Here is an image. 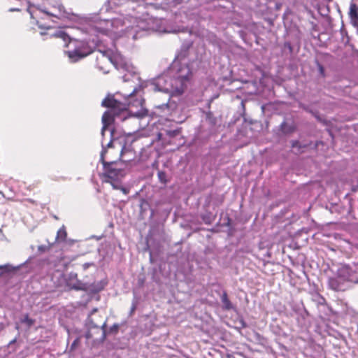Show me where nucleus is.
<instances>
[{"label":"nucleus","instance_id":"obj_31","mask_svg":"<svg viewBox=\"0 0 358 358\" xmlns=\"http://www.w3.org/2000/svg\"><path fill=\"white\" fill-rule=\"evenodd\" d=\"M90 265V264L87 263V264H85L84 265V266H85V268H87V267H88Z\"/></svg>","mask_w":358,"mask_h":358},{"label":"nucleus","instance_id":"obj_27","mask_svg":"<svg viewBox=\"0 0 358 358\" xmlns=\"http://www.w3.org/2000/svg\"><path fill=\"white\" fill-rule=\"evenodd\" d=\"M292 147L293 148H296V147H301V145H299V142L296 141H293L292 143Z\"/></svg>","mask_w":358,"mask_h":358},{"label":"nucleus","instance_id":"obj_20","mask_svg":"<svg viewBox=\"0 0 358 358\" xmlns=\"http://www.w3.org/2000/svg\"><path fill=\"white\" fill-rule=\"evenodd\" d=\"M80 282L78 281H77L76 283H74L73 285H71V288L72 289H74L76 290H78V289H80L81 287H80Z\"/></svg>","mask_w":358,"mask_h":358},{"label":"nucleus","instance_id":"obj_18","mask_svg":"<svg viewBox=\"0 0 358 358\" xmlns=\"http://www.w3.org/2000/svg\"><path fill=\"white\" fill-rule=\"evenodd\" d=\"M314 297V300L316 301L319 304H323L325 301V299L320 294H315Z\"/></svg>","mask_w":358,"mask_h":358},{"label":"nucleus","instance_id":"obj_17","mask_svg":"<svg viewBox=\"0 0 358 358\" xmlns=\"http://www.w3.org/2000/svg\"><path fill=\"white\" fill-rule=\"evenodd\" d=\"M287 124L285 122H283L281 124H280V129L282 130V132L284 133H288V132H291L292 131V129L290 127H289V129H287Z\"/></svg>","mask_w":358,"mask_h":358},{"label":"nucleus","instance_id":"obj_15","mask_svg":"<svg viewBox=\"0 0 358 358\" xmlns=\"http://www.w3.org/2000/svg\"><path fill=\"white\" fill-rule=\"evenodd\" d=\"M121 179H114L110 180H106V182H109L113 186V189H120L122 187L121 185Z\"/></svg>","mask_w":358,"mask_h":358},{"label":"nucleus","instance_id":"obj_28","mask_svg":"<svg viewBox=\"0 0 358 358\" xmlns=\"http://www.w3.org/2000/svg\"><path fill=\"white\" fill-rule=\"evenodd\" d=\"M70 277H71V278H75V279H76V278H77V274H76V273H71L70 274Z\"/></svg>","mask_w":358,"mask_h":358},{"label":"nucleus","instance_id":"obj_7","mask_svg":"<svg viewBox=\"0 0 358 358\" xmlns=\"http://www.w3.org/2000/svg\"><path fill=\"white\" fill-rule=\"evenodd\" d=\"M343 280H346L355 283H358V277L352 273V270L348 267H343L339 271V275L336 278H331L329 280V286L335 291L344 290L345 287Z\"/></svg>","mask_w":358,"mask_h":358},{"label":"nucleus","instance_id":"obj_9","mask_svg":"<svg viewBox=\"0 0 358 358\" xmlns=\"http://www.w3.org/2000/svg\"><path fill=\"white\" fill-rule=\"evenodd\" d=\"M73 44L74 45V48L66 52V54L71 62H76L87 57L92 52V48L85 41H74Z\"/></svg>","mask_w":358,"mask_h":358},{"label":"nucleus","instance_id":"obj_26","mask_svg":"<svg viewBox=\"0 0 358 358\" xmlns=\"http://www.w3.org/2000/svg\"><path fill=\"white\" fill-rule=\"evenodd\" d=\"M46 248H46V246H45V245H40V246H38V250H39L40 252H45V250H46Z\"/></svg>","mask_w":358,"mask_h":358},{"label":"nucleus","instance_id":"obj_5","mask_svg":"<svg viewBox=\"0 0 358 358\" xmlns=\"http://www.w3.org/2000/svg\"><path fill=\"white\" fill-rule=\"evenodd\" d=\"M27 11L31 15L32 19L36 20V23L40 29H50V26L46 24H42L39 21V19H48L49 17H55L57 19H62L68 17L69 13L66 12L64 7L62 4H59L57 6H52L50 8H39L33 6H29Z\"/></svg>","mask_w":358,"mask_h":358},{"label":"nucleus","instance_id":"obj_19","mask_svg":"<svg viewBox=\"0 0 358 358\" xmlns=\"http://www.w3.org/2000/svg\"><path fill=\"white\" fill-rule=\"evenodd\" d=\"M119 329V325L117 324H114L112 327H110L109 331L110 333H117Z\"/></svg>","mask_w":358,"mask_h":358},{"label":"nucleus","instance_id":"obj_29","mask_svg":"<svg viewBox=\"0 0 358 358\" xmlns=\"http://www.w3.org/2000/svg\"><path fill=\"white\" fill-rule=\"evenodd\" d=\"M19 10H20V9H18V8H10L9 9L10 12L19 11Z\"/></svg>","mask_w":358,"mask_h":358},{"label":"nucleus","instance_id":"obj_2","mask_svg":"<svg viewBox=\"0 0 358 358\" xmlns=\"http://www.w3.org/2000/svg\"><path fill=\"white\" fill-rule=\"evenodd\" d=\"M89 20L91 32L106 36L113 43L124 36L135 41L146 36L149 31L170 32L165 29L164 20L148 15L138 18L120 14L108 19L93 14L89 17Z\"/></svg>","mask_w":358,"mask_h":358},{"label":"nucleus","instance_id":"obj_32","mask_svg":"<svg viewBox=\"0 0 358 358\" xmlns=\"http://www.w3.org/2000/svg\"><path fill=\"white\" fill-rule=\"evenodd\" d=\"M135 308H136V306L134 305V306H132V308H131V311H134V310H135Z\"/></svg>","mask_w":358,"mask_h":358},{"label":"nucleus","instance_id":"obj_10","mask_svg":"<svg viewBox=\"0 0 358 358\" xmlns=\"http://www.w3.org/2000/svg\"><path fill=\"white\" fill-rule=\"evenodd\" d=\"M131 136L124 138V143L122 146L120 157L121 160L124 162H129L134 159L135 154L131 148V143L134 139L130 140Z\"/></svg>","mask_w":358,"mask_h":358},{"label":"nucleus","instance_id":"obj_24","mask_svg":"<svg viewBox=\"0 0 358 358\" xmlns=\"http://www.w3.org/2000/svg\"><path fill=\"white\" fill-rule=\"evenodd\" d=\"M8 267H10V265H0V270L9 271Z\"/></svg>","mask_w":358,"mask_h":358},{"label":"nucleus","instance_id":"obj_8","mask_svg":"<svg viewBox=\"0 0 358 358\" xmlns=\"http://www.w3.org/2000/svg\"><path fill=\"white\" fill-rule=\"evenodd\" d=\"M96 309H94L86 320L85 325L87 328V331L85 334V337L87 339L92 338L94 337V333L92 331L94 330L100 334V337L95 338V341L102 343L105 341L106 337V322H104L101 326L94 322V318L92 317V315L94 312H96Z\"/></svg>","mask_w":358,"mask_h":358},{"label":"nucleus","instance_id":"obj_4","mask_svg":"<svg viewBox=\"0 0 358 358\" xmlns=\"http://www.w3.org/2000/svg\"><path fill=\"white\" fill-rule=\"evenodd\" d=\"M100 56H97V66L103 73H108V71L99 65L100 63H103L105 61L113 64L116 69L126 73L122 76V79L124 82L129 81L131 78L138 77L136 75V70L133 65L124 58L118 51L113 50L111 49H99Z\"/></svg>","mask_w":358,"mask_h":358},{"label":"nucleus","instance_id":"obj_12","mask_svg":"<svg viewBox=\"0 0 358 358\" xmlns=\"http://www.w3.org/2000/svg\"><path fill=\"white\" fill-rule=\"evenodd\" d=\"M221 301L222 303V308L227 310H229L233 309V306L229 301L227 294L226 292H224L222 293V295L221 296Z\"/></svg>","mask_w":358,"mask_h":358},{"label":"nucleus","instance_id":"obj_13","mask_svg":"<svg viewBox=\"0 0 358 358\" xmlns=\"http://www.w3.org/2000/svg\"><path fill=\"white\" fill-rule=\"evenodd\" d=\"M67 233L65 227L63 225L57 231L56 241H64L66 238Z\"/></svg>","mask_w":358,"mask_h":358},{"label":"nucleus","instance_id":"obj_3","mask_svg":"<svg viewBox=\"0 0 358 358\" xmlns=\"http://www.w3.org/2000/svg\"><path fill=\"white\" fill-rule=\"evenodd\" d=\"M192 42L184 43L180 52L166 72L158 76L153 82L155 91L164 92L168 94V102L159 105L158 108L173 110L176 103L170 101L171 96L180 95L183 93L190 81L192 70L189 67L187 56Z\"/></svg>","mask_w":358,"mask_h":358},{"label":"nucleus","instance_id":"obj_1","mask_svg":"<svg viewBox=\"0 0 358 358\" xmlns=\"http://www.w3.org/2000/svg\"><path fill=\"white\" fill-rule=\"evenodd\" d=\"M145 85V83H141L138 87H135L131 93L123 95L122 100V94L117 92L115 94H108L101 102L102 106L109 108L102 115L103 127L101 132L102 151L100 162L103 167V174L107 178L106 180L121 179L125 174L124 170L120 167L117 161L107 162L104 160L106 147L110 148L113 142L116 140L115 129L110 127L117 119L121 121H125L131 117L142 120L149 115L148 110L143 107L144 100L143 99H136L134 102L131 101L133 96L137 94Z\"/></svg>","mask_w":358,"mask_h":358},{"label":"nucleus","instance_id":"obj_16","mask_svg":"<svg viewBox=\"0 0 358 358\" xmlns=\"http://www.w3.org/2000/svg\"><path fill=\"white\" fill-rule=\"evenodd\" d=\"M157 176H158L159 180L162 183H163L164 185L167 183L168 180H167V178H166V172L162 171H159L157 173Z\"/></svg>","mask_w":358,"mask_h":358},{"label":"nucleus","instance_id":"obj_21","mask_svg":"<svg viewBox=\"0 0 358 358\" xmlns=\"http://www.w3.org/2000/svg\"><path fill=\"white\" fill-rule=\"evenodd\" d=\"M78 343H79V338H76V339H75V340L73 341V342L72 343L71 346V350L74 349V348L77 346V345L78 344Z\"/></svg>","mask_w":358,"mask_h":358},{"label":"nucleus","instance_id":"obj_22","mask_svg":"<svg viewBox=\"0 0 358 358\" xmlns=\"http://www.w3.org/2000/svg\"><path fill=\"white\" fill-rule=\"evenodd\" d=\"M179 133V131L178 130H173V131H170L169 132V136H175L176 135H177Z\"/></svg>","mask_w":358,"mask_h":358},{"label":"nucleus","instance_id":"obj_6","mask_svg":"<svg viewBox=\"0 0 358 358\" xmlns=\"http://www.w3.org/2000/svg\"><path fill=\"white\" fill-rule=\"evenodd\" d=\"M164 3L169 6H175L179 3H180L183 0H164ZM139 1L141 4L138 5L140 8L143 4H145L146 6L155 8V3L152 1H149V0H107L102 8L100 9V14L103 13V12H109L112 10L113 6H120L128 3L129 2H135Z\"/></svg>","mask_w":358,"mask_h":358},{"label":"nucleus","instance_id":"obj_34","mask_svg":"<svg viewBox=\"0 0 358 358\" xmlns=\"http://www.w3.org/2000/svg\"><path fill=\"white\" fill-rule=\"evenodd\" d=\"M127 157H130V155H127L124 157V159H125V158H127Z\"/></svg>","mask_w":358,"mask_h":358},{"label":"nucleus","instance_id":"obj_25","mask_svg":"<svg viewBox=\"0 0 358 358\" xmlns=\"http://www.w3.org/2000/svg\"><path fill=\"white\" fill-rule=\"evenodd\" d=\"M352 23L355 27H358V20L357 19H351Z\"/></svg>","mask_w":358,"mask_h":358},{"label":"nucleus","instance_id":"obj_14","mask_svg":"<svg viewBox=\"0 0 358 358\" xmlns=\"http://www.w3.org/2000/svg\"><path fill=\"white\" fill-rule=\"evenodd\" d=\"M350 19L358 20V7L355 3H351L349 12Z\"/></svg>","mask_w":358,"mask_h":358},{"label":"nucleus","instance_id":"obj_35","mask_svg":"<svg viewBox=\"0 0 358 358\" xmlns=\"http://www.w3.org/2000/svg\"><path fill=\"white\" fill-rule=\"evenodd\" d=\"M320 70H321V71H323V69H322V66H320Z\"/></svg>","mask_w":358,"mask_h":358},{"label":"nucleus","instance_id":"obj_30","mask_svg":"<svg viewBox=\"0 0 358 358\" xmlns=\"http://www.w3.org/2000/svg\"><path fill=\"white\" fill-rule=\"evenodd\" d=\"M92 42L96 43L97 45H99V41L97 39V40H94V38L92 39Z\"/></svg>","mask_w":358,"mask_h":358},{"label":"nucleus","instance_id":"obj_23","mask_svg":"<svg viewBox=\"0 0 358 358\" xmlns=\"http://www.w3.org/2000/svg\"><path fill=\"white\" fill-rule=\"evenodd\" d=\"M124 194H128L129 191L127 188L126 187H121V188L120 189Z\"/></svg>","mask_w":358,"mask_h":358},{"label":"nucleus","instance_id":"obj_11","mask_svg":"<svg viewBox=\"0 0 358 358\" xmlns=\"http://www.w3.org/2000/svg\"><path fill=\"white\" fill-rule=\"evenodd\" d=\"M41 35H50V37L59 38H62L65 43H66L70 39L69 35L62 30L55 31L52 34L41 31Z\"/></svg>","mask_w":358,"mask_h":358},{"label":"nucleus","instance_id":"obj_33","mask_svg":"<svg viewBox=\"0 0 358 358\" xmlns=\"http://www.w3.org/2000/svg\"><path fill=\"white\" fill-rule=\"evenodd\" d=\"M119 143H120V144H122L123 143L121 138L119 139Z\"/></svg>","mask_w":358,"mask_h":358}]
</instances>
